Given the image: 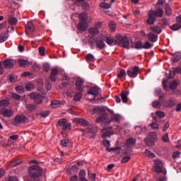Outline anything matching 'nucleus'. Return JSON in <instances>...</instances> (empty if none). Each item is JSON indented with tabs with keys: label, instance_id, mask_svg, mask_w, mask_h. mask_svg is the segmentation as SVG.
I'll return each instance as SVG.
<instances>
[{
	"label": "nucleus",
	"instance_id": "obj_1",
	"mask_svg": "<svg viewBox=\"0 0 181 181\" xmlns=\"http://www.w3.org/2000/svg\"><path fill=\"white\" fill-rule=\"evenodd\" d=\"M93 112L94 114H98V115H101L95 119L97 124L101 123L102 127H105V120L108 118V115L105 112V109L101 106H97L93 107Z\"/></svg>",
	"mask_w": 181,
	"mask_h": 181
},
{
	"label": "nucleus",
	"instance_id": "obj_2",
	"mask_svg": "<svg viewBox=\"0 0 181 181\" xmlns=\"http://www.w3.org/2000/svg\"><path fill=\"white\" fill-rule=\"evenodd\" d=\"M28 173L31 179H39L43 173V170L39 165H33L28 168Z\"/></svg>",
	"mask_w": 181,
	"mask_h": 181
},
{
	"label": "nucleus",
	"instance_id": "obj_3",
	"mask_svg": "<svg viewBox=\"0 0 181 181\" xmlns=\"http://www.w3.org/2000/svg\"><path fill=\"white\" fill-rule=\"evenodd\" d=\"M115 42L116 45L122 46L124 49H129V40L127 36H122L118 34L115 37Z\"/></svg>",
	"mask_w": 181,
	"mask_h": 181
},
{
	"label": "nucleus",
	"instance_id": "obj_4",
	"mask_svg": "<svg viewBox=\"0 0 181 181\" xmlns=\"http://www.w3.org/2000/svg\"><path fill=\"white\" fill-rule=\"evenodd\" d=\"M156 141H158V135L155 132H150L148 136L144 139V142L147 146H155Z\"/></svg>",
	"mask_w": 181,
	"mask_h": 181
},
{
	"label": "nucleus",
	"instance_id": "obj_5",
	"mask_svg": "<svg viewBox=\"0 0 181 181\" xmlns=\"http://www.w3.org/2000/svg\"><path fill=\"white\" fill-rule=\"evenodd\" d=\"M30 98L31 100H34V103L35 104H42L43 103V98H45V96L40 95L39 93L33 92L30 95Z\"/></svg>",
	"mask_w": 181,
	"mask_h": 181
},
{
	"label": "nucleus",
	"instance_id": "obj_6",
	"mask_svg": "<svg viewBox=\"0 0 181 181\" xmlns=\"http://www.w3.org/2000/svg\"><path fill=\"white\" fill-rule=\"evenodd\" d=\"M138 71H139V67L135 66L127 69V74L131 78H135L138 76Z\"/></svg>",
	"mask_w": 181,
	"mask_h": 181
},
{
	"label": "nucleus",
	"instance_id": "obj_7",
	"mask_svg": "<svg viewBox=\"0 0 181 181\" xmlns=\"http://www.w3.org/2000/svg\"><path fill=\"white\" fill-rule=\"evenodd\" d=\"M58 125L62 128L63 131H67V129H70L71 128V124L69 123L66 119L59 120Z\"/></svg>",
	"mask_w": 181,
	"mask_h": 181
},
{
	"label": "nucleus",
	"instance_id": "obj_8",
	"mask_svg": "<svg viewBox=\"0 0 181 181\" xmlns=\"http://www.w3.org/2000/svg\"><path fill=\"white\" fill-rule=\"evenodd\" d=\"M75 86H76V90H77V91H80V93H83V91H84V79L81 78H78L76 79Z\"/></svg>",
	"mask_w": 181,
	"mask_h": 181
},
{
	"label": "nucleus",
	"instance_id": "obj_9",
	"mask_svg": "<svg viewBox=\"0 0 181 181\" xmlns=\"http://www.w3.org/2000/svg\"><path fill=\"white\" fill-rule=\"evenodd\" d=\"M26 122V116L23 115H19L16 116L14 119V125L18 127V125H21V124H25Z\"/></svg>",
	"mask_w": 181,
	"mask_h": 181
},
{
	"label": "nucleus",
	"instance_id": "obj_10",
	"mask_svg": "<svg viewBox=\"0 0 181 181\" xmlns=\"http://www.w3.org/2000/svg\"><path fill=\"white\" fill-rule=\"evenodd\" d=\"M87 94L93 95V97H98L101 94V88L98 87H92L88 90Z\"/></svg>",
	"mask_w": 181,
	"mask_h": 181
},
{
	"label": "nucleus",
	"instance_id": "obj_11",
	"mask_svg": "<svg viewBox=\"0 0 181 181\" xmlns=\"http://www.w3.org/2000/svg\"><path fill=\"white\" fill-rule=\"evenodd\" d=\"M148 19L146 20V23L148 25H153L155 23V21L156 18L155 17V13H153V10H150L148 12Z\"/></svg>",
	"mask_w": 181,
	"mask_h": 181
},
{
	"label": "nucleus",
	"instance_id": "obj_12",
	"mask_svg": "<svg viewBox=\"0 0 181 181\" xmlns=\"http://www.w3.org/2000/svg\"><path fill=\"white\" fill-rule=\"evenodd\" d=\"M119 121H121V115H113L111 117L110 120H109V121H107V119L105 120V127H108L111 124V122H119Z\"/></svg>",
	"mask_w": 181,
	"mask_h": 181
},
{
	"label": "nucleus",
	"instance_id": "obj_13",
	"mask_svg": "<svg viewBox=\"0 0 181 181\" xmlns=\"http://www.w3.org/2000/svg\"><path fill=\"white\" fill-rule=\"evenodd\" d=\"M35 32V25L33 23L29 22L25 25V33L26 35H30V33H33Z\"/></svg>",
	"mask_w": 181,
	"mask_h": 181
},
{
	"label": "nucleus",
	"instance_id": "obj_14",
	"mask_svg": "<svg viewBox=\"0 0 181 181\" xmlns=\"http://www.w3.org/2000/svg\"><path fill=\"white\" fill-rule=\"evenodd\" d=\"M0 114L6 118H11L13 115V111L12 110L3 109L1 110Z\"/></svg>",
	"mask_w": 181,
	"mask_h": 181
},
{
	"label": "nucleus",
	"instance_id": "obj_15",
	"mask_svg": "<svg viewBox=\"0 0 181 181\" xmlns=\"http://www.w3.org/2000/svg\"><path fill=\"white\" fill-rule=\"evenodd\" d=\"M4 65L6 69H12L15 66V60L6 59L4 62Z\"/></svg>",
	"mask_w": 181,
	"mask_h": 181
},
{
	"label": "nucleus",
	"instance_id": "obj_16",
	"mask_svg": "<svg viewBox=\"0 0 181 181\" xmlns=\"http://www.w3.org/2000/svg\"><path fill=\"white\" fill-rule=\"evenodd\" d=\"M18 64L20 67H29V66H32V62L26 60V59H19L18 60Z\"/></svg>",
	"mask_w": 181,
	"mask_h": 181
},
{
	"label": "nucleus",
	"instance_id": "obj_17",
	"mask_svg": "<svg viewBox=\"0 0 181 181\" xmlns=\"http://www.w3.org/2000/svg\"><path fill=\"white\" fill-rule=\"evenodd\" d=\"M59 73V70L57 69V68H53L51 70V74H50V80L52 81H56L57 80V74Z\"/></svg>",
	"mask_w": 181,
	"mask_h": 181
},
{
	"label": "nucleus",
	"instance_id": "obj_18",
	"mask_svg": "<svg viewBox=\"0 0 181 181\" xmlns=\"http://www.w3.org/2000/svg\"><path fill=\"white\" fill-rule=\"evenodd\" d=\"M147 39L151 43H155L158 41V35L153 34V33H149L147 34Z\"/></svg>",
	"mask_w": 181,
	"mask_h": 181
},
{
	"label": "nucleus",
	"instance_id": "obj_19",
	"mask_svg": "<svg viewBox=\"0 0 181 181\" xmlns=\"http://www.w3.org/2000/svg\"><path fill=\"white\" fill-rule=\"evenodd\" d=\"M87 22L80 21L77 25L78 30H81L82 32H86L87 30Z\"/></svg>",
	"mask_w": 181,
	"mask_h": 181
},
{
	"label": "nucleus",
	"instance_id": "obj_20",
	"mask_svg": "<svg viewBox=\"0 0 181 181\" xmlns=\"http://www.w3.org/2000/svg\"><path fill=\"white\" fill-rule=\"evenodd\" d=\"M111 129H112V127H107V129H103L102 130V132H103V134H102L103 138H107V136H110V135H112V132H108V131H111Z\"/></svg>",
	"mask_w": 181,
	"mask_h": 181
},
{
	"label": "nucleus",
	"instance_id": "obj_21",
	"mask_svg": "<svg viewBox=\"0 0 181 181\" xmlns=\"http://www.w3.org/2000/svg\"><path fill=\"white\" fill-rule=\"evenodd\" d=\"M66 102H62L60 100H53L51 103L52 108H57V107H60V105H64Z\"/></svg>",
	"mask_w": 181,
	"mask_h": 181
},
{
	"label": "nucleus",
	"instance_id": "obj_22",
	"mask_svg": "<svg viewBox=\"0 0 181 181\" xmlns=\"http://www.w3.org/2000/svg\"><path fill=\"white\" fill-rule=\"evenodd\" d=\"M155 18H162L163 16V9L161 8H157L156 11H153Z\"/></svg>",
	"mask_w": 181,
	"mask_h": 181
},
{
	"label": "nucleus",
	"instance_id": "obj_23",
	"mask_svg": "<svg viewBox=\"0 0 181 181\" xmlns=\"http://www.w3.org/2000/svg\"><path fill=\"white\" fill-rule=\"evenodd\" d=\"M129 95V92L127 90H124L121 93V98L122 103H127L128 101V95Z\"/></svg>",
	"mask_w": 181,
	"mask_h": 181
},
{
	"label": "nucleus",
	"instance_id": "obj_24",
	"mask_svg": "<svg viewBox=\"0 0 181 181\" xmlns=\"http://www.w3.org/2000/svg\"><path fill=\"white\" fill-rule=\"evenodd\" d=\"M76 122L81 127H87V125H88V122L84 119H76Z\"/></svg>",
	"mask_w": 181,
	"mask_h": 181
},
{
	"label": "nucleus",
	"instance_id": "obj_25",
	"mask_svg": "<svg viewBox=\"0 0 181 181\" xmlns=\"http://www.w3.org/2000/svg\"><path fill=\"white\" fill-rule=\"evenodd\" d=\"M78 18L80 22H87L88 20V15L86 13H79Z\"/></svg>",
	"mask_w": 181,
	"mask_h": 181
},
{
	"label": "nucleus",
	"instance_id": "obj_26",
	"mask_svg": "<svg viewBox=\"0 0 181 181\" xmlns=\"http://www.w3.org/2000/svg\"><path fill=\"white\" fill-rule=\"evenodd\" d=\"M96 46L98 49H100V50L104 49L105 47V43H104V41L102 40H98L95 41Z\"/></svg>",
	"mask_w": 181,
	"mask_h": 181
},
{
	"label": "nucleus",
	"instance_id": "obj_27",
	"mask_svg": "<svg viewBox=\"0 0 181 181\" xmlns=\"http://www.w3.org/2000/svg\"><path fill=\"white\" fill-rule=\"evenodd\" d=\"M99 32L100 31L98 30V28H91L88 30V33H90V35H92V36H97Z\"/></svg>",
	"mask_w": 181,
	"mask_h": 181
},
{
	"label": "nucleus",
	"instance_id": "obj_28",
	"mask_svg": "<svg viewBox=\"0 0 181 181\" xmlns=\"http://www.w3.org/2000/svg\"><path fill=\"white\" fill-rule=\"evenodd\" d=\"M8 39V33L3 32L0 34V43H4Z\"/></svg>",
	"mask_w": 181,
	"mask_h": 181
},
{
	"label": "nucleus",
	"instance_id": "obj_29",
	"mask_svg": "<svg viewBox=\"0 0 181 181\" xmlns=\"http://www.w3.org/2000/svg\"><path fill=\"white\" fill-rule=\"evenodd\" d=\"M150 29L152 30V32H154V33H157L158 35L162 32V30L158 25L152 26L150 28Z\"/></svg>",
	"mask_w": 181,
	"mask_h": 181
},
{
	"label": "nucleus",
	"instance_id": "obj_30",
	"mask_svg": "<svg viewBox=\"0 0 181 181\" xmlns=\"http://www.w3.org/2000/svg\"><path fill=\"white\" fill-rule=\"evenodd\" d=\"M164 9L166 15H168V16H170V15H172V9L170 8V6H169L168 4H166L165 5Z\"/></svg>",
	"mask_w": 181,
	"mask_h": 181
},
{
	"label": "nucleus",
	"instance_id": "obj_31",
	"mask_svg": "<svg viewBox=\"0 0 181 181\" xmlns=\"http://www.w3.org/2000/svg\"><path fill=\"white\" fill-rule=\"evenodd\" d=\"M181 59L180 53H176L173 54V63H177Z\"/></svg>",
	"mask_w": 181,
	"mask_h": 181
},
{
	"label": "nucleus",
	"instance_id": "obj_32",
	"mask_svg": "<svg viewBox=\"0 0 181 181\" xmlns=\"http://www.w3.org/2000/svg\"><path fill=\"white\" fill-rule=\"evenodd\" d=\"M133 47L137 49H144V44L142 43V41H137L136 42H135Z\"/></svg>",
	"mask_w": 181,
	"mask_h": 181
},
{
	"label": "nucleus",
	"instance_id": "obj_33",
	"mask_svg": "<svg viewBox=\"0 0 181 181\" xmlns=\"http://www.w3.org/2000/svg\"><path fill=\"white\" fill-rule=\"evenodd\" d=\"M25 108L28 111H35L36 110V105L35 104H26Z\"/></svg>",
	"mask_w": 181,
	"mask_h": 181
},
{
	"label": "nucleus",
	"instance_id": "obj_34",
	"mask_svg": "<svg viewBox=\"0 0 181 181\" xmlns=\"http://www.w3.org/2000/svg\"><path fill=\"white\" fill-rule=\"evenodd\" d=\"M16 91L18 94H23L25 93V88L22 86H17L16 87Z\"/></svg>",
	"mask_w": 181,
	"mask_h": 181
},
{
	"label": "nucleus",
	"instance_id": "obj_35",
	"mask_svg": "<svg viewBox=\"0 0 181 181\" xmlns=\"http://www.w3.org/2000/svg\"><path fill=\"white\" fill-rule=\"evenodd\" d=\"M127 146H132V145H135L136 144V139L134 138H129L127 141Z\"/></svg>",
	"mask_w": 181,
	"mask_h": 181
},
{
	"label": "nucleus",
	"instance_id": "obj_36",
	"mask_svg": "<svg viewBox=\"0 0 181 181\" xmlns=\"http://www.w3.org/2000/svg\"><path fill=\"white\" fill-rule=\"evenodd\" d=\"M145 155L147 156L148 158H156V155H155V153H153V152L146 149L145 151Z\"/></svg>",
	"mask_w": 181,
	"mask_h": 181
},
{
	"label": "nucleus",
	"instance_id": "obj_37",
	"mask_svg": "<svg viewBox=\"0 0 181 181\" xmlns=\"http://www.w3.org/2000/svg\"><path fill=\"white\" fill-rule=\"evenodd\" d=\"M10 96L13 100H16V101H19V100H21V95L16 93H10Z\"/></svg>",
	"mask_w": 181,
	"mask_h": 181
},
{
	"label": "nucleus",
	"instance_id": "obj_38",
	"mask_svg": "<svg viewBox=\"0 0 181 181\" xmlns=\"http://www.w3.org/2000/svg\"><path fill=\"white\" fill-rule=\"evenodd\" d=\"M88 134H90V136H94L97 132L93 129V126H89L88 129Z\"/></svg>",
	"mask_w": 181,
	"mask_h": 181
},
{
	"label": "nucleus",
	"instance_id": "obj_39",
	"mask_svg": "<svg viewBox=\"0 0 181 181\" xmlns=\"http://www.w3.org/2000/svg\"><path fill=\"white\" fill-rule=\"evenodd\" d=\"M100 8H103V9H110L111 8V4L102 2L100 4Z\"/></svg>",
	"mask_w": 181,
	"mask_h": 181
},
{
	"label": "nucleus",
	"instance_id": "obj_40",
	"mask_svg": "<svg viewBox=\"0 0 181 181\" xmlns=\"http://www.w3.org/2000/svg\"><path fill=\"white\" fill-rule=\"evenodd\" d=\"M152 107H153V108H160V107H162V105H160V101L154 100L152 103Z\"/></svg>",
	"mask_w": 181,
	"mask_h": 181
},
{
	"label": "nucleus",
	"instance_id": "obj_41",
	"mask_svg": "<svg viewBox=\"0 0 181 181\" xmlns=\"http://www.w3.org/2000/svg\"><path fill=\"white\" fill-rule=\"evenodd\" d=\"M153 170L156 173H163V167H153Z\"/></svg>",
	"mask_w": 181,
	"mask_h": 181
},
{
	"label": "nucleus",
	"instance_id": "obj_42",
	"mask_svg": "<svg viewBox=\"0 0 181 181\" xmlns=\"http://www.w3.org/2000/svg\"><path fill=\"white\" fill-rule=\"evenodd\" d=\"M8 23L10 25H16V23H18V19L15 17H10L8 18Z\"/></svg>",
	"mask_w": 181,
	"mask_h": 181
},
{
	"label": "nucleus",
	"instance_id": "obj_43",
	"mask_svg": "<svg viewBox=\"0 0 181 181\" xmlns=\"http://www.w3.org/2000/svg\"><path fill=\"white\" fill-rule=\"evenodd\" d=\"M154 165H155L153 167H163V163L159 159H156L154 160Z\"/></svg>",
	"mask_w": 181,
	"mask_h": 181
},
{
	"label": "nucleus",
	"instance_id": "obj_44",
	"mask_svg": "<svg viewBox=\"0 0 181 181\" xmlns=\"http://www.w3.org/2000/svg\"><path fill=\"white\" fill-rule=\"evenodd\" d=\"M31 70L37 73V71L40 70V67L39 66V64L34 63L31 67Z\"/></svg>",
	"mask_w": 181,
	"mask_h": 181
},
{
	"label": "nucleus",
	"instance_id": "obj_45",
	"mask_svg": "<svg viewBox=\"0 0 181 181\" xmlns=\"http://www.w3.org/2000/svg\"><path fill=\"white\" fill-rule=\"evenodd\" d=\"M25 89L27 90V91H32L35 90V85L33 83H28L25 86Z\"/></svg>",
	"mask_w": 181,
	"mask_h": 181
},
{
	"label": "nucleus",
	"instance_id": "obj_46",
	"mask_svg": "<svg viewBox=\"0 0 181 181\" xmlns=\"http://www.w3.org/2000/svg\"><path fill=\"white\" fill-rule=\"evenodd\" d=\"M127 76V72L125 71L124 69H122L120 72L117 74V77L119 78H123V77Z\"/></svg>",
	"mask_w": 181,
	"mask_h": 181
},
{
	"label": "nucleus",
	"instance_id": "obj_47",
	"mask_svg": "<svg viewBox=\"0 0 181 181\" xmlns=\"http://www.w3.org/2000/svg\"><path fill=\"white\" fill-rule=\"evenodd\" d=\"M170 90H176L177 88V82L176 81H173L170 83Z\"/></svg>",
	"mask_w": 181,
	"mask_h": 181
},
{
	"label": "nucleus",
	"instance_id": "obj_48",
	"mask_svg": "<svg viewBox=\"0 0 181 181\" xmlns=\"http://www.w3.org/2000/svg\"><path fill=\"white\" fill-rule=\"evenodd\" d=\"M156 95H157V97H159L160 100V98H163V93L162 92V89L158 88V90H156Z\"/></svg>",
	"mask_w": 181,
	"mask_h": 181
},
{
	"label": "nucleus",
	"instance_id": "obj_49",
	"mask_svg": "<svg viewBox=\"0 0 181 181\" xmlns=\"http://www.w3.org/2000/svg\"><path fill=\"white\" fill-rule=\"evenodd\" d=\"M109 27L110 28L111 32H114L115 30V28H117V24H115V22L110 21L109 23Z\"/></svg>",
	"mask_w": 181,
	"mask_h": 181
},
{
	"label": "nucleus",
	"instance_id": "obj_50",
	"mask_svg": "<svg viewBox=\"0 0 181 181\" xmlns=\"http://www.w3.org/2000/svg\"><path fill=\"white\" fill-rule=\"evenodd\" d=\"M94 60H95V58L92 54H88L86 55V62H94Z\"/></svg>",
	"mask_w": 181,
	"mask_h": 181
},
{
	"label": "nucleus",
	"instance_id": "obj_51",
	"mask_svg": "<svg viewBox=\"0 0 181 181\" xmlns=\"http://www.w3.org/2000/svg\"><path fill=\"white\" fill-rule=\"evenodd\" d=\"M153 46V44L149 42L148 41H146L144 45H143V49H151Z\"/></svg>",
	"mask_w": 181,
	"mask_h": 181
},
{
	"label": "nucleus",
	"instance_id": "obj_52",
	"mask_svg": "<svg viewBox=\"0 0 181 181\" xmlns=\"http://www.w3.org/2000/svg\"><path fill=\"white\" fill-rule=\"evenodd\" d=\"M81 97H83V95H81V93H77L74 96V100L75 101H80L81 100Z\"/></svg>",
	"mask_w": 181,
	"mask_h": 181
},
{
	"label": "nucleus",
	"instance_id": "obj_53",
	"mask_svg": "<svg viewBox=\"0 0 181 181\" xmlns=\"http://www.w3.org/2000/svg\"><path fill=\"white\" fill-rule=\"evenodd\" d=\"M9 105V101L8 100H3L0 101V107H8Z\"/></svg>",
	"mask_w": 181,
	"mask_h": 181
},
{
	"label": "nucleus",
	"instance_id": "obj_54",
	"mask_svg": "<svg viewBox=\"0 0 181 181\" xmlns=\"http://www.w3.org/2000/svg\"><path fill=\"white\" fill-rule=\"evenodd\" d=\"M179 29H181V25L179 23L174 24L173 26H171V30H179Z\"/></svg>",
	"mask_w": 181,
	"mask_h": 181
},
{
	"label": "nucleus",
	"instance_id": "obj_55",
	"mask_svg": "<svg viewBox=\"0 0 181 181\" xmlns=\"http://www.w3.org/2000/svg\"><path fill=\"white\" fill-rule=\"evenodd\" d=\"M149 126L153 129H159V124L155 122H151Z\"/></svg>",
	"mask_w": 181,
	"mask_h": 181
},
{
	"label": "nucleus",
	"instance_id": "obj_56",
	"mask_svg": "<svg viewBox=\"0 0 181 181\" xmlns=\"http://www.w3.org/2000/svg\"><path fill=\"white\" fill-rule=\"evenodd\" d=\"M61 145H62V146H64V148H67V146H69V140H67V139L62 140Z\"/></svg>",
	"mask_w": 181,
	"mask_h": 181
},
{
	"label": "nucleus",
	"instance_id": "obj_57",
	"mask_svg": "<svg viewBox=\"0 0 181 181\" xmlns=\"http://www.w3.org/2000/svg\"><path fill=\"white\" fill-rule=\"evenodd\" d=\"M49 114H50V111L46 110L45 112H42L41 113H40V115H41L42 118H46V117H49Z\"/></svg>",
	"mask_w": 181,
	"mask_h": 181
},
{
	"label": "nucleus",
	"instance_id": "obj_58",
	"mask_svg": "<svg viewBox=\"0 0 181 181\" xmlns=\"http://www.w3.org/2000/svg\"><path fill=\"white\" fill-rule=\"evenodd\" d=\"M177 73L178 74H181V67H177L174 69V70L173 71V76H175V74H176Z\"/></svg>",
	"mask_w": 181,
	"mask_h": 181
},
{
	"label": "nucleus",
	"instance_id": "obj_59",
	"mask_svg": "<svg viewBox=\"0 0 181 181\" xmlns=\"http://www.w3.org/2000/svg\"><path fill=\"white\" fill-rule=\"evenodd\" d=\"M129 160H131V157L125 156L122 159L121 163H127V162H129Z\"/></svg>",
	"mask_w": 181,
	"mask_h": 181
},
{
	"label": "nucleus",
	"instance_id": "obj_60",
	"mask_svg": "<svg viewBox=\"0 0 181 181\" xmlns=\"http://www.w3.org/2000/svg\"><path fill=\"white\" fill-rule=\"evenodd\" d=\"M156 114L159 118H165V113L162 111H157L156 112Z\"/></svg>",
	"mask_w": 181,
	"mask_h": 181
},
{
	"label": "nucleus",
	"instance_id": "obj_61",
	"mask_svg": "<svg viewBox=\"0 0 181 181\" xmlns=\"http://www.w3.org/2000/svg\"><path fill=\"white\" fill-rule=\"evenodd\" d=\"M173 159H177V158H180V151H175L173 153Z\"/></svg>",
	"mask_w": 181,
	"mask_h": 181
},
{
	"label": "nucleus",
	"instance_id": "obj_62",
	"mask_svg": "<svg viewBox=\"0 0 181 181\" xmlns=\"http://www.w3.org/2000/svg\"><path fill=\"white\" fill-rule=\"evenodd\" d=\"M106 43L107 45H112L114 43V38L112 37H107L106 38Z\"/></svg>",
	"mask_w": 181,
	"mask_h": 181
},
{
	"label": "nucleus",
	"instance_id": "obj_63",
	"mask_svg": "<svg viewBox=\"0 0 181 181\" xmlns=\"http://www.w3.org/2000/svg\"><path fill=\"white\" fill-rule=\"evenodd\" d=\"M163 140L164 142H169V134L168 133L163 136Z\"/></svg>",
	"mask_w": 181,
	"mask_h": 181
},
{
	"label": "nucleus",
	"instance_id": "obj_64",
	"mask_svg": "<svg viewBox=\"0 0 181 181\" xmlns=\"http://www.w3.org/2000/svg\"><path fill=\"white\" fill-rule=\"evenodd\" d=\"M39 53L40 56H45V47H40L39 48Z\"/></svg>",
	"mask_w": 181,
	"mask_h": 181
}]
</instances>
